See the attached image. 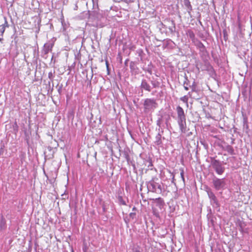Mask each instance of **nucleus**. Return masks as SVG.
Segmentation results:
<instances>
[{
	"label": "nucleus",
	"instance_id": "obj_1",
	"mask_svg": "<svg viewBox=\"0 0 252 252\" xmlns=\"http://www.w3.org/2000/svg\"><path fill=\"white\" fill-rule=\"evenodd\" d=\"M144 111L146 113H151L158 107V104L154 99L147 98L144 102Z\"/></svg>",
	"mask_w": 252,
	"mask_h": 252
},
{
	"label": "nucleus",
	"instance_id": "obj_2",
	"mask_svg": "<svg viewBox=\"0 0 252 252\" xmlns=\"http://www.w3.org/2000/svg\"><path fill=\"white\" fill-rule=\"evenodd\" d=\"M159 85L157 80H144L141 84L142 88L148 91H150L152 88L158 87Z\"/></svg>",
	"mask_w": 252,
	"mask_h": 252
},
{
	"label": "nucleus",
	"instance_id": "obj_3",
	"mask_svg": "<svg viewBox=\"0 0 252 252\" xmlns=\"http://www.w3.org/2000/svg\"><path fill=\"white\" fill-rule=\"evenodd\" d=\"M212 183L217 190H223L225 188L226 182L224 179L215 177L213 179Z\"/></svg>",
	"mask_w": 252,
	"mask_h": 252
},
{
	"label": "nucleus",
	"instance_id": "obj_4",
	"mask_svg": "<svg viewBox=\"0 0 252 252\" xmlns=\"http://www.w3.org/2000/svg\"><path fill=\"white\" fill-rule=\"evenodd\" d=\"M147 188L149 191L154 192L161 193L162 190L161 185L154 181L148 183Z\"/></svg>",
	"mask_w": 252,
	"mask_h": 252
},
{
	"label": "nucleus",
	"instance_id": "obj_5",
	"mask_svg": "<svg viewBox=\"0 0 252 252\" xmlns=\"http://www.w3.org/2000/svg\"><path fill=\"white\" fill-rule=\"evenodd\" d=\"M211 165L219 175H221L224 172L225 168L222 166L219 160L214 158L212 159Z\"/></svg>",
	"mask_w": 252,
	"mask_h": 252
},
{
	"label": "nucleus",
	"instance_id": "obj_6",
	"mask_svg": "<svg viewBox=\"0 0 252 252\" xmlns=\"http://www.w3.org/2000/svg\"><path fill=\"white\" fill-rule=\"evenodd\" d=\"M207 194L210 200L211 205L215 208L219 207V203L218 200L215 194L210 189L207 190Z\"/></svg>",
	"mask_w": 252,
	"mask_h": 252
},
{
	"label": "nucleus",
	"instance_id": "obj_7",
	"mask_svg": "<svg viewBox=\"0 0 252 252\" xmlns=\"http://www.w3.org/2000/svg\"><path fill=\"white\" fill-rule=\"evenodd\" d=\"M184 87L186 90H189V89H191L192 90H194L195 89L194 80H186L184 83Z\"/></svg>",
	"mask_w": 252,
	"mask_h": 252
},
{
	"label": "nucleus",
	"instance_id": "obj_8",
	"mask_svg": "<svg viewBox=\"0 0 252 252\" xmlns=\"http://www.w3.org/2000/svg\"><path fill=\"white\" fill-rule=\"evenodd\" d=\"M178 116V120H186L184 111L183 108L178 106L176 109Z\"/></svg>",
	"mask_w": 252,
	"mask_h": 252
},
{
	"label": "nucleus",
	"instance_id": "obj_9",
	"mask_svg": "<svg viewBox=\"0 0 252 252\" xmlns=\"http://www.w3.org/2000/svg\"><path fill=\"white\" fill-rule=\"evenodd\" d=\"M186 120H178L180 129L182 133H186L187 131Z\"/></svg>",
	"mask_w": 252,
	"mask_h": 252
},
{
	"label": "nucleus",
	"instance_id": "obj_10",
	"mask_svg": "<svg viewBox=\"0 0 252 252\" xmlns=\"http://www.w3.org/2000/svg\"><path fill=\"white\" fill-rule=\"evenodd\" d=\"M53 46V44H52L46 43L44 44L43 52L44 53V57L45 58H46V57H45V56L47 55L48 53L52 50Z\"/></svg>",
	"mask_w": 252,
	"mask_h": 252
},
{
	"label": "nucleus",
	"instance_id": "obj_11",
	"mask_svg": "<svg viewBox=\"0 0 252 252\" xmlns=\"http://www.w3.org/2000/svg\"><path fill=\"white\" fill-rule=\"evenodd\" d=\"M4 24L0 25V35H1V36H3V34L4 32L5 28H8L9 27V25L8 24V22L6 20V18L4 17Z\"/></svg>",
	"mask_w": 252,
	"mask_h": 252
},
{
	"label": "nucleus",
	"instance_id": "obj_12",
	"mask_svg": "<svg viewBox=\"0 0 252 252\" xmlns=\"http://www.w3.org/2000/svg\"><path fill=\"white\" fill-rule=\"evenodd\" d=\"M152 200L160 209H161L164 204L163 199L161 198L153 199Z\"/></svg>",
	"mask_w": 252,
	"mask_h": 252
},
{
	"label": "nucleus",
	"instance_id": "obj_13",
	"mask_svg": "<svg viewBox=\"0 0 252 252\" xmlns=\"http://www.w3.org/2000/svg\"><path fill=\"white\" fill-rule=\"evenodd\" d=\"M184 4L187 9L188 13L190 15L192 10V6L189 0H184Z\"/></svg>",
	"mask_w": 252,
	"mask_h": 252
},
{
	"label": "nucleus",
	"instance_id": "obj_14",
	"mask_svg": "<svg viewBox=\"0 0 252 252\" xmlns=\"http://www.w3.org/2000/svg\"><path fill=\"white\" fill-rule=\"evenodd\" d=\"M155 143L157 145H160L162 144L161 141V134L159 132L158 134L156 136V140L155 141Z\"/></svg>",
	"mask_w": 252,
	"mask_h": 252
},
{
	"label": "nucleus",
	"instance_id": "obj_15",
	"mask_svg": "<svg viewBox=\"0 0 252 252\" xmlns=\"http://www.w3.org/2000/svg\"><path fill=\"white\" fill-rule=\"evenodd\" d=\"M187 35L188 37H189L192 41L195 39V34L191 30H188L187 32Z\"/></svg>",
	"mask_w": 252,
	"mask_h": 252
},
{
	"label": "nucleus",
	"instance_id": "obj_16",
	"mask_svg": "<svg viewBox=\"0 0 252 252\" xmlns=\"http://www.w3.org/2000/svg\"><path fill=\"white\" fill-rule=\"evenodd\" d=\"M225 150L231 155L234 154V151L233 147L231 146H227L225 148Z\"/></svg>",
	"mask_w": 252,
	"mask_h": 252
},
{
	"label": "nucleus",
	"instance_id": "obj_17",
	"mask_svg": "<svg viewBox=\"0 0 252 252\" xmlns=\"http://www.w3.org/2000/svg\"><path fill=\"white\" fill-rule=\"evenodd\" d=\"M6 221L4 218H2L0 222V227L1 229L5 227Z\"/></svg>",
	"mask_w": 252,
	"mask_h": 252
},
{
	"label": "nucleus",
	"instance_id": "obj_18",
	"mask_svg": "<svg viewBox=\"0 0 252 252\" xmlns=\"http://www.w3.org/2000/svg\"><path fill=\"white\" fill-rule=\"evenodd\" d=\"M188 96L187 95H185L182 97L180 98V100H182L184 103H186L187 104V106H188Z\"/></svg>",
	"mask_w": 252,
	"mask_h": 252
},
{
	"label": "nucleus",
	"instance_id": "obj_19",
	"mask_svg": "<svg viewBox=\"0 0 252 252\" xmlns=\"http://www.w3.org/2000/svg\"><path fill=\"white\" fill-rule=\"evenodd\" d=\"M162 123V120L161 118H159L157 121V125L159 126L158 130L159 131L160 127Z\"/></svg>",
	"mask_w": 252,
	"mask_h": 252
},
{
	"label": "nucleus",
	"instance_id": "obj_20",
	"mask_svg": "<svg viewBox=\"0 0 252 252\" xmlns=\"http://www.w3.org/2000/svg\"><path fill=\"white\" fill-rule=\"evenodd\" d=\"M180 170L181 171V173H180L181 177L182 178V180L184 182H185V178H184V170L183 169H180Z\"/></svg>",
	"mask_w": 252,
	"mask_h": 252
},
{
	"label": "nucleus",
	"instance_id": "obj_21",
	"mask_svg": "<svg viewBox=\"0 0 252 252\" xmlns=\"http://www.w3.org/2000/svg\"><path fill=\"white\" fill-rule=\"evenodd\" d=\"M135 216H136L135 213H130L129 214V217L130 218H131L132 219H133L135 217Z\"/></svg>",
	"mask_w": 252,
	"mask_h": 252
},
{
	"label": "nucleus",
	"instance_id": "obj_22",
	"mask_svg": "<svg viewBox=\"0 0 252 252\" xmlns=\"http://www.w3.org/2000/svg\"><path fill=\"white\" fill-rule=\"evenodd\" d=\"M55 62H56V60L54 58V57L52 56L51 60L50 65H52V64H54Z\"/></svg>",
	"mask_w": 252,
	"mask_h": 252
},
{
	"label": "nucleus",
	"instance_id": "obj_23",
	"mask_svg": "<svg viewBox=\"0 0 252 252\" xmlns=\"http://www.w3.org/2000/svg\"><path fill=\"white\" fill-rule=\"evenodd\" d=\"M105 63H106V67H107V71H108V74H109V67H108V62L106 60L105 61Z\"/></svg>",
	"mask_w": 252,
	"mask_h": 252
},
{
	"label": "nucleus",
	"instance_id": "obj_24",
	"mask_svg": "<svg viewBox=\"0 0 252 252\" xmlns=\"http://www.w3.org/2000/svg\"><path fill=\"white\" fill-rule=\"evenodd\" d=\"M52 73H51V72H50V73H49V78L52 77Z\"/></svg>",
	"mask_w": 252,
	"mask_h": 252
},
{
	"label": "nucleus",
	"instance_id": "obj_25",
	"mask_svg": "<svg viewBox=\"0 0 252 252\" xmlns=\"http://www.w3.org/2000/svg\"><path fill=\"white\" fill-rule=\"evenodd\" d=\"M2 37V36L0 35V41H2L3 40V38Z\"/></svg>",
	"mask_w": 252,
	"mask_h": 252
},
{
	"label": "nucleus",
	"instance_id": "obj_26",
	"mask_svg": "<svg viewBox=\"0 0 252 252\" xmlns=\"http://www.w3.org/2000/svg\"><path fill=\"white\" fill-rule=\"evenodd\" d=\"M133 252H140L138 250H135Z\"/></svg>",
	"mask_w": 252,
	"mask_h": 252
},
{
	"label": "nucleus",
	"instance_id": "obj_27",
	"mask_svg": "<svg viewBox=\"0 0 252 252\" xmlns=\"http://www.w3.org/2000/svg\"><path fill=\"white\" fill-rule=\"evenodd\" d=\"M133 210H136V208L135 207H134L132 209Z\"/></svg>",
	"mask_w": 252,
	"mask_h": 252
},
{
	"label": "nucleus",
	"instance_id": "obj_28",
	"mask_svg": "<svg viewBox=\"0 0 252 252\" xmlns=\"http://www.w3.org/2000/svg\"><path fill=\"white\" fill-rule=\"evenodd\" d=\"M84 252H86V248H85V249H84Z\"/></svg>",
	"mask_w": 252,
	"mask_h": 252
},
{
	"label": "nucleus",
	"instance_id": "obj_29",
	"mask_svg": "<svg viewBox=\"0 0 252 252\" xmlns=\"http://www.w3.org/2000/svg\"><path fill=\"white\" fill-rule=\"evenodd\" d=\"M172 180L173 181L174 180V176H173Z\"/></svg>",
	"mask_w": 252,
	"mask_h": 252
}]
</instances>
